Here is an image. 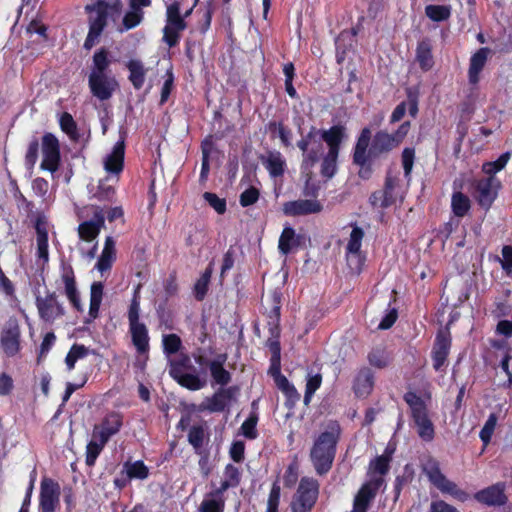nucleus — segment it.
<instances>
[{"mask_svg": "<svg viewBox=\"0 0 512 512\" xmlns=\"http://www.w3.org/2000/svg\"><path fill=\"white\" fill-rule=\"evenodd\" d=\"M93 3L86 5L88 13L89 32L84 42L86 49H91L104 29L110 24H116L121 17V0H92Z\"/></svg>", "mask_w": 512, "mask_h": 512, "instance_id": "obj_1", "label": "nucleus"}, {"mask_svg": "<svg viewBox=\"0 0 512 512\" xmlns=\"http://www.w3.org/2000/svg\"><path fill=\"white\" fill-rule=\"evenodd\" d=\"M393 452V448L387 447L384 454L370 462L368 472L370 478L355 495L351 512H367L384 482L382 476L389 470V463Z\"/></svg>", "mask_w": 512, "mask_h": 512, "instance_id": "obj_2", "label": "nucleus"}, {"mask_svg": "<svg viewBox=\"0 0 512 512\" xmlns=\"http://www.w3.org/2000/svg\"><path fill=\"white\" fill-rule=\"evenodd\" d=\"M340 432L339 424L330 421L314 441L310 458L319 475L326 474L331 469Z\"/></svg>", "mask_w": 512, "mask_h": 512, "instance_id": "obj_3", "label": "nucleus"}, {"mask_svg": "<svg viewBox=\"0 0 512 512\" xmlns=\"http://www.w3.org/2000/svg\"><path fill=\"white\" fill-rule=\"evenodd\" d=\"M404 400L410 408L418 436L425 442H431L435 437V428L424 400L411 391L405 393Z\"/></svg>", "mask_w": 512, "mask_h": 512, "instance_id": "obj_4", "label": "nucleus"}, {"mask_svg": "<svg viewBox=\"0 0 512 512\" xmlns=\"http://www.w3.org/2000/svg\"><path fill=\"white\" fill-rule=\"evenodd\" d=\"M423 471L429 481L442 493L449 494L455 499L465 502L469 495L460 489L456 483L449 480L440 470L439 462L435 459H429L423 466Z\"/></svg>", "mask_w": 512, "mask_h": 512, "instance_id": "obj_5", "label": "nucleus"}, {"mask_svg": "<svg viewBox=\"0 0 512 512\" xmlns=\"http://www.w3.org/2000/svg\"><path fill=\"white\" fill-rule=\"evenodd\" d=\"M410 126V122L405 121L394 133H388L383 130L378 131L374 135L370 153L373 154V156H379L397 148L407 136Z\"/></svg>", "mask_w": 512, "mask_h": 512, "instance_id": "obj_6", "label": "nucleus"}, {"mask_svg": "<svg viewBox=\"0 0 512 512\" xmlns=\"http://www.w3.org/2000/svg\"><path fill=\"white\" fill-rule=\"evenodd\" d=\"M351 228L345 247V257L349 269L353 273L359 274L362 271L366 259L361 250L365 233L357 224H351Z\"/></svg>", "mask_w": 512, "mask_h": 512, "instance_id": "obj_7", "label": "nucleus"}, {"mask_svg": "<svg viewBox=\"0 0 512 512\" xmlns=\"http://www.w3.org/2000/svg\"><path fill=\"white\" fill-rule=\"evenodd\" d=\"M319 494V483L311 477H303L293 497L292 512H310Z\"/></svg>", "mask_w": 512, "mask_h": 512, "instance_id": "obj_8", "label": "nucleus"}, {"mask_svg": "<svg viewBox=\"0 0 512 512\" xmlns=\"http://www.w3.org/2000/svg\"><path fill=\"white\" fill-rule=\"evenodd\" d=\"M105 219L104 215L101 211H95L94 217L91 220L84 221L81 223L78 227V235L79 238L88 243H93L92 247L85 251V249L80 246L79 250L82 253L84 257H87L89 259H93L96 255L98 244L96 242V239L104 226Z\"/></svg>", "mask_w": 512, "mask_h": 512, "instance_id": "obj_9", "label": "nucleus"}, {"mask_svg": "<svg viewBox=\"0 0 512 512\" xmlns=\"http://www.w3.org/2000/svg\"><path fill=\"white\" fill-rule=\"evenodd\" d=\"M297 146L303 152L302 168L308 171L314 166L323 153V144L319 136V130L312 127L309 133L298 141Z\"/></svg>", "mask_w": 512, "mask_h": 512, "instance_id": "obj_10", "label": "nucleus"}, {"mask_svg": "<svg viewBox=\"0 0 512 512\" xmlns=\"http://www.w3.org/2000/svg\"><path fill=\"white\" fill-rule=\"evenodd\" d=\"M186 28L184 17L180 15V4L174 2L166 10V25L163 29V39L169 47L175 46L179 41V32Z\"/></svg>", "mask_w": 512, "mask_h": 512, "instance_id": "obj_11", "label": "nucleus"}, {"mask_svg": "<svg viewBox=\"0 0 512 512\" xmlns=\"http://www.w3.org/2000/svg\"><path fill=\"white\" fill-rule=\"evenodd\" d=\"M398 176L387 175L384 190L374 192L370 197L373 206L386 208L403 198V189Z\"/></svg>", "mask_w": 512, "mask_h": 512, "instance_id": "obj_12", "label": "nucleus"}, {"mask_svg": "<svg viewBox=\"0 0 512 512\" xmlns=\"http://www.w3.org/2000/svg\"><path fill=\"white\" fill-rule=\"evenodd\" d=\"M36 230V264L44 270L49 262L48 222L45 216H38L35 222Z\"/></svg>", "mask_w": 512, "mask_h": 512, "instance_id": "obj_13", "label": "nucleus"}, {"mask_svg": "<svg viewBox=\"0 0 512 512\" xmlns=\"http://www.w3.org/2000/svg\"><path fill=\"white\" fill-rule=\"evenodd\" d=\"M88 85L91 94L100 101H107L119 89V83L113 75L89 76Z\"/></svg>", "mask_w": 512, "mask_h": 512, "instance_id": "obj_14", "label": "nucleus"}, {"mask_svg": "<svg viewBox=\"0 0 512 512\" xmlns=\"http://www.w3.org/2000/svg\"><path fill=\"white\" fill-rule=\"evenodd\" d=\"M36 307L40 318L49 323L54 322L65 313L63 305L58 301L54 292H49L45 296H37Z\"/></svg>", "mask_w": 512, "mask_h": 512, "instance_id": "obj_15", "label": "nucleus"}, {"mask_svg": "<svg viewBox=\"0 0 512 512\" xmlns=\"http://www.w3.org/2000/svg\"><path fill=\"white\" fill-rule=\"evenodd\" d=\"M42 154L41 169L51 173L56 172L60 162V148L58 139L54 135L48 133L43 136Z\"/></svg>", "mask_w": 512, "mask_h": 512, "instance_id": "obj_16", "label": "nucleus"}, {"mask_svg": "<svg viewBox=\"0 0 512 512\" xmlns=\"http://www.w3.org/2000/svg\"><path fill=\"white\" fill-rule=\"evenodd\" d=\"M0 345L8 357L15 356L20 350V327L15 320L8 321L0 335Z\"/></svg>", "mask_w": 512, "mask_h": 512, "instance_id": "obj_17", "label": "nucleus"}, {"mask_svg": "<svg viewBox=\"0 0 512 512\" xmlns=\"http://www.w3.org/2000/svg\"><path fill=\"white\" fill-rule=\"evenodd\" d=\"M60 486L50 478H44L40 486V509L42 512H54L59 505Z\"/></svg>", "mask_w": 512, "mask_h": 512, "instance_id": "obj_18", "label": "nucleus"}, {"mask_svg": "<svg viewBox=\"0 0 512 512\" xmlns=\"http://www.w3.org/2000/svg\"><path fill=\"white\" fill-rule=\"evenodd\" d=\"M60 279L64 286V293L71 303V305L77 310L82 311L83 306L80 300L79 291L76 286V279L74 270L69 264H62L60 270Z\"/></svg>", "mask_w": 512, "mask_h": 512, "instance_id": "obj_19", "label": "nucleus"}, {"mask_svg": "<svg viewBox=\"0 0 512 512\" xmlns=\"http://www.w3.org/2000/svg\"><path fill=\"white\" fill-rule=\"evenodd\" d=\"M506 484L497 482L487 488L478 491L474 498L486 506H503L507 503L508 497L505 494Z\"/></svg>", "mask_w": 512, "mask_h": 512, "instance_id": "obj_20", "label": "nucleus"}, {"mask_svg": "<svg viewBox=\"0 0 512 512\" xmlns=\"http://www.w3.org/2000/svg\"><path fill=\"white\" fill-rule=\"evenodd\" d=\"M500 181L495 177H487L477 182V201L484 209L488 210L497 197Z\"/></svg>", "mask_w": 512, "mask_h": 512, "instance_id": "obj_21", "label": "nucleus"}, {"mask_svg": "<svg viewBox=\"0 0 512 512\" xmlns=\"http://www.w3.org/2000/svg\"><path fill=\"white\" fill-rule=\"evenodd\" d=\"M282 210L285 215L295 217L320 213L323 206L316 199H298L284 203Z\"/></svg>", "mask_w": 512, "mask_h": 512, "instance_id": "obj_22", "label": "nucleus"}, {"mask_svg": "<svg viewBox=\"0 0 512 512\" xmlns=\"http://www.w3.org/2000/svg\"><path fill=\"white\" fill-rule=\"evenodd\" d=\"M451 346L450 334L447 329L441 330L436 337L432 350L433 367L436 371L442 370L446 363Z\"/></svg>", "mask_w": 512, "mask_h": 512, "instance_id": "obj_23", "label": "nucleus"}, {"mask_svg": "<svg viewBox=\"0 0 512 512\" xmlns=\"http://www.w3.org/2000/svg\"><path fill=\"white\" fill-rule=\"evenodd\" d=\"M121 426L122 417L118 413L108 414L100 424L94 427L93 438L108 442L113 435L119 432Z\"/></svg>", "mask_w": 512, "mask_h": 512, "instance_id": "obj_24", "label": "nucleus"}, {"mask_svg": "<svg viewBox=\"0 0 512 512\" xmlns=\"http://www.w3.org/2000/svg\"><path fill=\"white\" fill-rule=\"evenodd\" d=\"M124 155L125 142L124 139L121 138L115 143L111 153H109L104 159V168L106 172L119 174L123 169Z\"/></svg>", "mask_w": 512, "mask_h": 512, "instance_id": "obj_25", "label": "nucleus"}, {"mask_svg": "<svg viewBox=\"0 0 512 512\" xmlns=\"http://www.w3.org/2000/svg\"><path fill=\"white\" fill-rule=\"evenodd\" d=\"M374 387V375L368 368H362L358 371L354 383L353 390L357 397L366 398L370 395Z\"/></svg>", "mask_w": 512, "mask_h": 512, "instance_id": "obj_26", "label": "nucleus"}, {"mask_svg": "<svg viewBox=\"0 0 512 512\" xmlns=\"http://www.w3.org/2000/svg\"><path fill=\"white\" fill-rule=\"evenodd\" d=\"M370 139L371 130L367 127L362 129L360 136L357 140L353 155L354 163L361 167L365 166L368 163L370 156H373V154L370 153V150L367 151Z\"/></svg>", "mask_w": 512, "mask_h": 512, "instance_id": "obj_27", "label": "nucleus"}, {"mask_svg": "<svg viewBox=\"0 0 512 512\" xmlns=\"http://www.w3.org/2000/svg\"><path fill=\"white\" fill-rule=\"evenodd\" d=\"M227 361L226 354H220L208 364L211 377L216 384L225 386L231 381V374L224 368Z\"/></svg>", "mask_w": 512, "mask_h": 512, "instance_id": "obj_28", "label": "nucleus"}, {"mask_svg": "<svg viewBox=\"0 0 512 512\" xmlns=\"http://www.w3.org/2000/svg\"><path fill=\"white\" fill-rule=\"evenodd\" d=\"M231 396L230 389H220L207 397L199 406V411L222 412Z\"/></svg>", "mask_w": 512, "mask_h": 512, "instance_id": "obj_29", "label": "nucleus"}, {"mask_svg": "<svg viewBox=\"0 0 512 512\" xmlns=\"http://www.w3.org/2000/svg\"><path fill=\"white\" fill-rule=\"evenodd\" d=\"M129 332L132 343L139 354H145L149 351V334L144 323L129 325Z\"/></svg>", "mask_w": 512, "mask_h": 512, "instance_id": "obj_30", "label": "nucleus"}, {"mask_svg": "<svg viewBox=\"0 0 512 512\" xmlns=\"http://www.w3.org/2000/svg\"><path fill=\"white\" fill-rule=\"evenodd\" d=\"M490 54L489 48H480L476 53H474L470 58V65H469V82L471 84H476L479 81V74L484 68L488 56Z\"/></svg>", "mask_w": 512, "mask_h": 512, "instance_id": "obj_31", "label": "nucleus"}, {"mask_svg": "<svg viewBox=\"0 0 512 512\" xmlns=\"http://www.w3.org/2000/svg\"><path fill=\"white\" fill-rule=\"evenodd\" d=\"M182 387L191 391H198L207 384L205 377H200L194 370L180 374L178 370L174 371V378Z\"/></svg>", "mask_w": 512, "mask_h": 512, "instance_id": "obj_32", "label": "nucleus"}, {"mask_svg": "<svg viewBox=\"0 0 512 512\" xmlns=\"http://www.w3.org/2000/svg\"><path fill=\"white\" fill-rule=\"evenodd\" d=\"M319 136L327 143L329 151L339 152L340 144L345 137V128L336 125L329 130H319Z\"/></svg>", "mask_w": 512, "mask_h": 512, "instance_id": "obj_33", "label": "nucleus"}, {"mask_svg": "<svg viewBox=\"0 0 512 512\" xmlns=\"http://www.w3.org/2000/svg\"><path fill=\"white\" fill-rule=\"evenodd\" d=\"M115 257V242L112 237L108 236L105 240L103 251L96 263V268L100 272L109 270L115 260Z\"/></svg>", "mask_w": 512, "mask_h": 512, "instance_id": "obj_34", "label": "nucleus"}, {"mask_svg": "<svg viewBox=\"0 0 512 512\" xmlns=\"http://www.w3.org/2000/svg\"><path fill=\"white\" fill-rule=\"evenodd\" d=\"M127 68L129 70V80L133 87L137 90L141 89L144 85L147 72L143 63L139 60L132 59L127 63Z\"/></svg>", "mask_w": 512, "mask_h": 512, "instance_id": "obj_35", "label": "nucleus"}, {"mask_svg": "<svg viewBox=\"0 0 512 512\" xmlns=\"http://www.w3.org/2000/svg\"><path fill=\"white\" fill-rule=\"evenodd\" d=\"M240 483V471L237 467H235L232 464H228L225 467L223 480L221 482V485L217 490L215 491V494L221 495L223 492H225L227 489L231 487H236Z\"/></svg>", "mask_w": 512, "mask_h": 512, "instance_id": "obj_36", "label": "nucleus"}, {"mask_svg": "<svg viewBox=\"0 0 512 512\" xmlns=\"http://www.w3.org/2000/svg\"><path fill=\"white\" fill-rule=\"evenodd\" d=\"M471 208L470 198L460 191H455L451 197V209L456 217L462 218L467 215Z\"/></svg>", "mask_w": 512, "mask_h": 512, "instance_id": "obj_37", "label": "nucleus"}, {"mask_svg": "<svg viewBox=\"0 0 512 512\" xmlns=\"http://www.w3.org/2000/svg\"><path fill=\"white\" fill-rule=\"evenodd\" d=\"M109 65L110 60L108 59L107 52L104 49L95 52L89 76L112 75L108 71Z\"/></svg>", "mask_w": 512, "mask_h": 512, "instance_id": "obj_38", "label": "nucleus"}, {"mask_svg": "<svg viewBox=\"0 0 512 512\" xmlns=\"http://www.w3.org/2000/svg\"><path fill=\"white\" fill-rule=\"evenodd\" d=\"M263 163L272 177H278L284 173L285 160L279 152L269 153Z\"/></svg>", "mask_w": 512, "mask_h": 512, "instance_id": "obj_39", "label": "nucleus"}, {"mask_svg": "<svg viewBox=\"0 0 512 512\" xmlns=\"http://www.w3.org/2000/svg\"><path fill=\"white\" fill-rule=\"evenodd\" d=\"M143 14V10L135 7H129V10L122 19V24L117 26V30L119 32H124L135 28L142 22Z\"/></svg>", "mask_w": 512, "mask_h": 512, "instance_id": "obj_40", "label": "nucleus"}, {"mask_svg": "<svg viewBox=\"0 0 512 512\" xmlns=\"http://www.w3.org/2000/svg\"><path fill=\"white\" fill-rule=\"evenodd\" d=\"M298 243L299 241L294 229L292 227H285L279 238L278 249L283 255H287Z\"/></svg>", "mask_w": 512, "mask_h": 512, "instance_id": "obj_41", "label": "nucleus"}, {"mask_svg": "<svg viewBox=\"0 0 512 512\" xmlns=\"http://www.w3.org/2000/svg\"><path fill=\"white\" fill-rule=\"evenodd\" d=\"M103 284L94 282L90 289L89 315L92 319L97 318L103 298Z\"/></svg>", "mask_w": 512, "mask_h": 512, "instance_id": "obj_42", "label": "nucleus"}, {"mask_svg": "<svg viewBox=\"0 0 512 512\" xmlns=\"http://www.w3.org/2000/svg\"><path fill=\"white\" fill-rule=\"evenodd\" d=\"M416 59L423 70H429L433 66V57L431 45L427 41H422L416 49Z\"/></svg>", "mask_w": 512, "mask_h": 512, "instance_id": "obj_43", "label": "nucleus"}, {"mask_svg": "<svg viewBox=\"0 0 512 512\" xmlns=\"http://www.w3.org/2000/svg\"><path fill=\"white\" fill-rule=\"evenodd\" d=\"M89 354V349L82 344H74L65 357V364L68 371L75 368L78 360L84 359Z\"/></svg>", "mask_w": 512, "mask_h": 512, "instance_id": "obj_44", "label": "nucleus"}, {"mask_svg": "<svg viewBox=\"0 0 512 512\" xmlns=\"http://www.w3.org/2000/svg\"><path fill=\"white\" fill-rule=\"evenodd\" d=\"M322 383V375L308 371L306 375V389L304 394V403L308 405L314 393L320 388Z\"/></svg>", "mask_w": 512, "mask_h": 512, "instance_id": "obj_45", "label": "nucleus"}, {"mask_svg": "<svg viewBox=\"0 0 512 512\" xmlns=\"http://www.w3.org/2000/svg\"><path fill=\"white\" fill-rule=\"evenodd\" d=\"M213 273L212 265L210 264L206 270L203 272V274L200 276V278L196 281L194 285V293L197 300H203L207 290L208 285L211 279Z\"/></svg>", "mask_w": 512, "mask_h": 512, "instance_id": "obj_46", "label": "nucleus"}, {"mask_svg": "<svg viewBox=\"0 0 512 512\" xmlns=\"http://www.w3.org/2000/svg\"><path fill=\"white\" fill-rule=\"evenodd\" d=\"M511 158L510 152H505L498 157L497 160L492 162H487L483 164L482 170L489 177H494V175L501 171L508 163Z\"/></svg>", "mask_w": 512, "mask_h": 512, "instance_id": "obj_47", "label": "nucleus"}, {"mask_svg": "<svg viewBox=\"0 0 512 512\" xmlns=\"http://www.w3.org/2000/svg\"><path fill=\"white\" fill-rule=\"evenodd\" d=\"M425 13L432 21L440 22L450 17L451 10L449 6L445 5H428L425 8Z\"/></svg>", "mask_w": 512, "mask_h": 512, "instance_id": "obj_48", "label": "nucleus"}, {"mask_svg": "<svg viewBox=\"0 0 512 512\" xmlns=\"http://www.w3.org/2000/svg\"><path fill=\"white\" fill-rule=\"evenodd\" d=\"M106 443L107 442L103 441L102 439H95L92 437V440L87 444L86 447L87 465L92 466L95 464L97 457L101 453Z\"/></svg>", "mask_w": 512, "mask_h": 512, "instance_id": "obj_49", "label": "nucleus"}, {"mask_svg": "<svg viewBox=\"0 0 512 512\" xmlns=\"http://www.w3.org/2000/svg\"><path fill=\"white\" fill-rule=\"evenodd\" d=\"M339 152L328 151L324 157L321 167V173L327 178H332L337 170V158Z\"/></svg>", "mask_w": 512, "mask_h": 512, "instance_id": "obj_50", "label": "nucleus"}, {"mask_svg": "<svg viewBox=\"0 0 512 512\" xmlns=\"http://www.w3.org/2000/svg\"><path fill=\"white\" fill-rule=\"evenodd\" d=\"M124 468L129 478L143 480L148 477V468L142 461L126 463Z\"/></svg>", "mask_w": 512, "mask_h": 512, "instance_id": "obj_51", "label": "nucleus"}, {"mask_svg": "<svg viewBox=\"0 0 512 512\" xmlns=\"http://www.w3.org/2000/svg\"><path fill=\"white\" fill-rule=\"evenodd\" d=\"M188 355H181L179 359L170 362L169 374L174 378V371L178 370L180 374L194 370Z\"/></svg>", "mask_w": 512, "mask_h": 512, "instance_id": "obj_52", "label": "nucleus"}, {"mask_svg": "<svg viewBox=\"0 0 512 512\" xmlns=\"http://www.w3.org/2000/svg\"><path fill=\"white\" fill-rule=\"evenodd\" d=\"M257 422L258 417L256 414H251L241 425V433L248 439H255L258 435L257 433Z\"/></svg>", "mask_w": 512, "mask_h": 512, "instance_id": "obj_53", "label": "nucleus"}, {"mask_svg": "<svg viewBox=\"0 0 512 512\" xmlns=\"http://www.w3.org/2000/svg\"><path fill=\"white\" fill-rule=\"evenodd\" d=\"M368 359H369V363L372 366L377 367V368H384L390 362V358H389L388 353L385 350H382V349H375V350H373L369 354Z\"/></svg>", "mask_w": 512, "mask_h": 512, "instance_id": "obj_54", "label": "nucleus"}, {"mask_svg": "<svg viewBox=\"0 0 512 512\" xmlns=\"http://www.w3.org/2000/svg\"><path fill=\"white\" fill-rule=\"evenodd\" d=\"M164 353L170 355L178 352L181 339L176 334L164 335L162 339Z\"/></svg>", "mask_w": 512, "mask_h": 512, "instance_id": "obj_55", "label": "nucleus"}, {"mask_svg": "<svg viewBox=\"0 0 512 512\" xmlns=\"http://www.w3.org/2000/svg\"><path fill=\"white\" fill-rule=\"evenodd\" d=\"M415 150L413 148H405L402 151V166L404 169L405 178L410 180V175L414 165Z\"/></svg>", "mask_w": 512, "mask_h": 512, "instance_id": "obj_56", "label": "nucleus"}, {"mask_svg": "<svg viewBox=\"0 0 512 512\" xmlns=\"http://www.w3.org/2000/svg\"><path fill=\"white\" fill-rule=\"evenodd\" d=\"M39 143L37 139H33L28 146L25 155V165L29 170H32L38 158Z\"/></svg>", "mask_w": 512, "mask_h": 512, "instance_id": "obj_57", "label": "nucleus"}, {"mask_svg": "<svg viewBox=\"0 0 512 512\" xmlns=\"http://www.w3.org/2000/svg\"><path fill=\"white\" fill-rule=\"evenodd\" d=\"M61 129L68 134L71 138L77 135L76 123L69 113H63L60 117Z\"/></svg>", "mask_w": 512, "mask_h": 512, "instance_id": "obj_58", "label": "nucleus"}, {"mask_svg": "<svg viewBox=\"0 0 512 512\" xmlns=\"http://www.w3.org/2000/svg\"><path fill=\"white\" fill-rule=\"evenodd\" d=\"M355 35V33H350L348 31H343L342 33H340V35L337 37L336 39V57H337V62L338 63H342L345 59V50H341L342 49V44L345 43L346 41H352V37Z\"/></svg>", "mask_w": 512, "mask_h": 512, "instance_id": "obj_59", "label": "nucleus"}, {"mask_svg": "<svg viewBox=\"0 0 512 512\" xmlns=\"http://www.w3.org/2000/svg\"><path fill=\"white\" fill-rule=\"evenodd\" d=\"M203 197L217 213L223 214L225 212L226 202L224 199L219 198L216 194L211 192H205Z\"/></svg>", "mask_w": 512, "mask_h": 512, "instance_id": "obj_60", "label": "nucleus"}, {"mask_svg": "<svg viewBox=\"0 0 512 512\" xmlns=\"http://www.w3.org/2000/svg\"><path fill=\"white\" fill-rule=\"evenodd\" d=\"M203 439H204V430H203V428L200 427V426H193V427H191V429L189 430V433H188V441H189V443L193 447L199 448L203 444Z\"/></svg>", "mask_w": 512, "mask_h": 512, "instance_id": "obj_61", "label": "nucleus"}, {"mask_svg": "<svg viewBox=\"0 0 512 512\" xmlns=\"http://www.w3.org/2000/svg\"><path fill=\"white\" fill-rule=\"evenodd\" d=\"M128 322L129 325L137 324L140 322V301L137 295H135L131 301L128 311Z\"/></svg>", "mask_w": 512, "mask_h": 512, "instance_id": "obj_62", "label": "nucleus"}, {"mask_svg": "<svg viewBox=\"0 0 512 512\" xmlns=\"http://www.w3.org/2000/svg\"><path fill=\"white\" fill-rule=\"evenodd\" d=\"M259 199V191L255 187H250L246 189L242 194L240 195V204L243 207L250 206L257 202Z\"/></svg>", "mask_w": 512, "mask_h": 512, "instance_id": "obj_63", "label": "nucleus"}, {"mask_svg": "<svg viewBox=\"0 0 512 512\" xmlns=\"http://www.w3.org/2000/svg\"><path fill=\"white\" fill-rule=\"evenodd\" d=\"M500 263L506 274L510 275L512 273V246L506 245L502 248V259Z\"/></svg>", "mask_w": 512, "mask_h": 512, "instance_id": "obj_64", "label": "nucleus"}]
</instances>
